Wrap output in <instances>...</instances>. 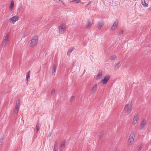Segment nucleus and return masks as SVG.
<instances>
[{
  "label": "nucleus",
  "mask_w": 151,
  "mask_h": 151,
  "mask_svg": "<svg viewBox=\"0 0 151 151\" xmlns=\"http://www.w3.org/2000/svg\"><path fill=\"white\" fill-rule=\"evenodd\" d=\"M38 37L37 35L34 36L31 40L30 45L31 47H33L35 45L38 41Z\"/></svg>",
  "instance_id": "nucleus-1"
},
{
  "label": "nucleus",
  "mask_w": 151,
  "mask_h": 151,
  "mask_svg": "<svg viewBox=\"0 0 151 151\" xmlns=\"http://www.w3.org/2000/svg\"><path fill=\"white\" fill-rule=\"evenodd\" d=\"M132 109V105L131 102H129V103L126 104L124 108V109L126 110L128 114H129L131 111Z\"/></svg>",
  "instance_id": "nucleus-2"
},
{
  "label": "nucleus",
  "mask_w": 151,
  "mask_h": 151,
  "mask_svg": "<svg viewBox=\"0 0 151 151\" xmlns=\"http://www.w3.org/2000/svg\"><path fill=\"white\" fill-rule=\"evenodd\" d=\"M66 26L65 24H61L59 27V33L63 34L65 32Z\"/></svg>",
  "instance_id": "nucleus-3"
},
{
  "label": "nucleus",
  "mask_w": 151,
  "mask_h": 151,
  "mask_svg": "<svg viewBox=\"0 0 151 151\" xmlns=\"http://www.w3.org/2000/svg\"><path fill=\"white\" fill-rule=\"evenodd\" d=\"M9 35L10 33L9 32H8L7 33L6 36L4 38L2 42V46L3 47H5L6 46L7 43L9 40Z\"/></svg>",
  "instance_id": "nucleus-4"
},
{
  "label": "nucleus",
  "mask_w": 151,
  "mask_h": 151,
  "mask_svg": "<svg viewBox=\"0 0 151 151\" xmlns=\"http://www.w3.org/2000/svg\"><path fill=\"white\" fill-rule=\"evenodd\" d=\"M110 78V76L109 75L105 76L104 79L101 81V83L103 85L106 84L107 83Z\"/></svg>",
  "instance_id": "nucleus-5"
},
{
  "label": "nucleus",
  "mask_w": 151,
  "mask_h": 151,
  "mask_svg": "<svg viewBox=\"0 0 151 151\" xmlns=\"http://www.w3.org/2000/svg\"><path fill=\"white\" fill-rule=\"evenodd\" d=\"M134 132H132L129 137L128 142L130 143H132L134 141Z\"/></svg>",
  "instance_id": "nucleus-6"
},
{
  "label": "nucleus",
  "mask_w": 151,
  "mask_h": 151,
  "mask_svg": "<svg viewBox=\"0 0 151 151\" xmlns=\"http://www.w3.org/2000/svg\"><path fill=\"white\" fill-rule=\"evenodd\" d=\"M147 124L146 121L144 119L142 122L139 127V129L140 130H143L145 128V126Z\"/></svg>",
  "instance_id": "nucleus-7"
},
{
  "label": "nucleus",
  "mask_w": 151,
  "mask_h": 151,
  "mask_svg": "<svg viewBox=\"0 0 151 151\" xmlns=\"http://www.w3.org/2000/svg\"><path fill=\"white\" fill-rule=\"evenodd\" d=\"M118 23V21L116 20L114 22L113 25L111 27V29L112 30H114L117 27Z\"/></svg>",
  "instance_id": "nucleus-8"
},
{
  "label": "nucleus",
  "mask_w": 151,
  "mask_h": 151,
  "mask_svg": "<svg viewBox=\"0 0 151 151\" xmlns=\"http://www.w3.org/2000/svg\"><path fill=\"white\" fill-rule=\"evenodd\" d=\"M139 118V117L138 115L135 116L133 119L132 124H135L137 122Z\"/></svg>",
  "instance_id": "nucleus-9"
},
{
  "label": "nucleus",
  "mask_w": 151,
  "mask_h": 151,
  "mask_svg": "<svg viewBox=\"0 0 151 151\" xmlns=\"http://www.w3.org/2000/svg\"><path fill=\"white\" fill-rule=\"evenodd\" d=\"M93 22V20L92 19L88 20L86 24V28L87 29L89 28L91 26Z\"/></svg>",
  "instance_id": "nucleus-10"
},
{
  "label": "nucleus",
  "mask_w": 151,
  "mask_h": 151,
  "mask_svg": "<svg viewBox=\"0 0 151 151\" xmlns=\"http://www.w3.org/2000/svg\"><path fill=\"white\" fill-rule=\"evenodd\" d=\"M19 19V17L17 16H13L9 20V21L11 22L12 21V22H14L18 20Z\"/></svg>",
  "instance_id": "nucleus-11"
},
{
  "label": "nucleus",
  "mask_w": 151,
  "mask_h": 151,
  "mask_svg": "<svg viewBox=\"0 0 151 151\" xmlns=\"http://www.w3.org/2000/svg\"><path fill=\"white\" fill-rule=\"evenodd\" d=\"M58 142L56 141L55 142L53 148V151H58Z\"/></svg>",
  "instance_id": "nucleus-12"
},
{
  "label": "nucleus",
  "mask_w": 151,
  "mask_h": 151,
  "mask_svg": "<svg viewBox=\"0 0 151 151\" xmlns=\"http://www.w3.org/2000/svg\"><path fill=\"white\" fill-rule=\"evenodd\" d=\"M102 76V72L101 70H99L97 75L96 79L99 80L101 77Z\"/></svg>",
  "instance_id": "nucleus-13"
},
{
  "label": "nucleus",
  "mask_w": 151,
  "mask_h": 151,
  "mask_svg": "<svg viewBox=\"0 0 151 151\" xmlns=\"http://www.w3.org/2000/svg\"><path fill=\"white\" fill-rule=\"evenodd\" d=\"M104 25V23L102 21L99 22L98 23V25L97 26L98 29H100Z\"/></svg>",
  "instance_id": "nucleus-14"
},
{
  "label": "nucleus",
  "mask_w": 151,
  "mask_h": 151,
  "mask_svg": "<svg viewBox=\"0 0 151 151\" xmlns=\"http://www.w3.org/2000/svg\"><path fill=\"white\" fill-rule=\"evenodd\" d=\"M97 84L95 83L91 90V93H92L97 90Z\"/></svg>",
  "instance_id": "nucleus-15"
},
{
  "label": "nucleus",
  "mask_w": 151,
  "mask_h": 151,
  "mask_svg": "<svg viewBox=\"0 0 151 151\" xmlns=\"http://www.w3.org/2000/svg\"><path fill=\"white\" fill-rule=\"evenodd\" d=\"M75 49L74 47H72L69 48L67 52V55L69 56L70 53L72 52L73 50Z\"/></svg>",
  "instance_id": "nucleus-16"
},
{
  "label": "nucleus",
  "mask_w": 151,
  "mask_h": 151,
  "mask_svg": "<svg viewBox=\"0 0 151 151\" xmlns=\"http://www.w3.org/2000/svg\"><path fill=\"white\" fill-rule=\"evenodd\" d=\"M57 66L55 65H54L53 67L52 74L55 75L56 70Z\"/></svg>",
  "instance_id": "nucleus-17"
},
{
  "label": "nucleus",
  "mask_w": 151,
  "mask_h": 151,
  "mask_svg": "<svg viewBox=\"0 0 151 151\" xmlns=\"http://www.w3.org/2000/svg\"><path fill=\"white\" fill-rule=\"evenodd\" d=\"M14 6V1L12 0L11 1V4L9 7V9L12 10L13 9Z\"/></svg>",
  "instance_id": "nucleus-18"
},
{
  "label": "nucleus",
  "mask_w": 151,
  "mask_h": 151,
  "mask_svg": "<svg viewBox=\"0 0 151 151\" xmlns=\"http://www.w3.org/2000/svg\"><path fill=\"white\" fill-rule=\"evenodd\" d=\"M19 109L15 108L14 112V116H17L18 114Z\"/></svg>",
  "instance_id": "nucleus-19"
},
{
  "label": "nucleus",
  "mask_w": 151,
  "mask_h": 151,
  "mask_svg": "<svg viewBox=\"0 0 151 151\" xmlns=\"http://www.w3.org/2000/svg\"><path fill=\"white\" fill-rule=\"evenodd\" d=\"M80 0H73L70 1V3H73L74 4H77L81 2Z\"/></svg>",
  "instance_id": "nucleus-20"
},
{
  "label": "nucleus",
  "mask_w": 151,
  "mask_h": 151,
  "mask_svg": "<svg viewBox=\"0 0 151 151\" xmlns=\"http://www.w3.org/2000/svg\"><path fill=\"white\" fill-rule=\"evenodd\" d=\"M30 71H29L26 74V80L27 82H28V79L30 77Z\"/></svg>",
  "instance_id": "nucleus-21"
},
{
  "label": "nucleus",
  "mask_w": 151,
  "mask_h": 151,
  "mask_svg": "<svg viewBox=\"0 0 151 151\" xmlns=\"http://www.w3.org/2000/svg\"><path fill=\"white\" fill-rule=\"evenodd\" d=\"M121 64L120 62H118L117 64H116L115 66V68L116 70L118 69L119 67L120 66Z\"/></svg>",
  "instance_id": "nucleus-22"
},
{
  "label": "nucleus",
  "mask_w": 151,
  "mask_h": 151,
  "mask_svg": "<svg viewBox=\"0 0 151 151\" xmlns=\"http://www.w3.org/2000/svg\"><path fill=\"white\" fill-rule=\"evenodd\" d=\"M142 4L143 5V6L145 7H147L148 6V4L147 3H146L145 1H142Z\"/></svg>",
  "instance_id": "nucleus-23"
},
{
  "label": "nucleus",
  "mask_w": 151,
  "mask_h": 151,
  "mask_svg": "<svg viewBox=\"0 0 151 151\" xmlns=\"http://www.w3.org/2000/svg\"><path fill=\"white\" fill-rule=\"evenodd\" d=\"M20 104V101H17L16 103V104L15 106V108H18V109L19 108V105Z\"/></svg>",
  "instance_id": "nucleus-24"
},
{
  "label": "nucleus",
  "mask_w": 151,
  "mask_h": 151,
  "mask_svg": "<svg viewBox=\"0 0 151 151\" xmlns=\"http://www.w3.org/2000/svg\"><path fill=\"white\" fill-rule=\"evenodd\" d=\"M22 6L21 4H19L18 6V11H19L20 12L21 9H22Z\"/></svg>",
  "instance_id": "nucleus-25"
},
{
  "label": "nucleus",
  "mask_w": 151,
  "mask_h": 151,
  "mask_svg": "<svg viewBox=\"0 0 151 151\" xmlns=\"http://www.w3.org/2000/svg\"><path fill=\"white\" fill-rule=\"evenodd\" d=\"M39 123H38L36 125V130L37 131V132L39 131L40 129V127H39Z\"/></svg>",
  "instance_id": "nucleus-26"
},
{
  "label": "nucleus",
  "mask_w": 151,
  "mask_h": 151,
  "mask_svg": "<svg viewBox=\"0 0 151 151\" xmlns=\"http://www.w3.org/2000/svg\"><path fill=\"white\" fill-rule=\"evenodd\" d=\"M65 142H64L60 145V148H64L65 147Z\"/></svg>",
  "instance_id": "nucleus-27"
},
{
  "label": "nucleus",
  "mask_w": 151,
  "mask_h": 151,
  "mask_svg": "<svg viewBox=\"0 0 151 151\" xmlns=\"http://www.w3.org/2000/svg\"><path fill=\"white\" fill-rule=\"evenodd\" d=\"M104 135V133L103 132H101L100 133V134L99 136V139H101V138Z\"/></svg>",
  "instance_id": "nucleus-28"
},
{
  "label": "nucleus",
  "mask_w": 151,
  "mask_h": 151,
  "mask_svg": "<svg viewBox=\"0 0 151 151\" xmlns=\"http://www.w3.org/2000/svg\"><path fill=\"white\" fill-rule=\"evenodd\" d=\"M116 58V56L115 55H114L113 56H111L110 57V59L111 60H113L114 59Z\"/></svg>",
  "instance_id": "nucleus-29"
},
{
  "label": "nucleus",
  "mask_w": 151,
  "mask_h": 151,
  "mask_svg": "<svg viewBox=\"0 0 151 151\" xmlns=\"http://www.w3.org/2000/svg\"><path fill=\"white\" fill-rule=\"evenodd\" d=\"M55 89H53L52 90L51 92V94L52 95H53L55 93Z\"/></svg>",
  "instance_id": "nucleus-30"
},
{
  "label": "nucleus",
  "mask_w": 151,
  "mask_h": 151,
  "mask_svg": "<svg viewBox=\"0 0 151 151\" xmlns=\"http://www.w3.org/2000/svg\"><path fill=\"white\" fill-rule=\"evenodd\" d=\"M142 147H143V145H140V147H139V148L138 149V151H140L141 150V149L142 148Z\"/></svg>",
  "instance_id": "nucleus-31"
},
{
  "label": "nucleus",
  "mask_w": 151,
  "mask_h": 151,
  "mask_svg": "<svg viewBox=\"0 0 151 151\" xmlns=\"http://www.w3.org/2000/svg\"><path fill=\"white\" fill-rule=\"evenodd\" d=\"M74 96H72L70 98V101H72L73 99H74Z\"/></svg>",
  "instance_id": "nucleus-32"
},
{
  "label": "nucleus",
  "mask_w": 151,
  "mask_h": 151,
  "mask_svg": "<svg viewBox=\"0 0 151 151\" xmlns=\"http://www.w3.org/2000/svg\"><path fill=\"white\" fill-rule=\"evenodd\" d=\"M123 31L121 30L119 32V33L121 35V34H123Z\"/></svg>",
  "instance_id": "nucleus-33"
},
{
  "label": "nucleus",
  "mask_w": 151,
  "mask_h": 151,
  "mask_svg": "<svg viewBox=\"0 0 151 151\" xmlns=\"http://www.w3.org/2000/svg\"><path fill=\"white\" fill-rule=\"evenodd\" d=\"M57 1H59L61 3H62L63 5H65L62 2V1L61 0H57Z\"/></svg>",
  "instance_id": "nucleus-34"
},
{
  "label": "nucleus",
  "mask_w": 151,
  "mask_h": 151,
  "mask_svg": "<svg viewBox=\"0 0 151 151\" xmlns=\"http://www.w3.org/2000/svg\"><path fill=\"white\" fill-rule=\"evenodd\" d=\"M148 10L151 11V7H150V8H149L148 9Z\"/></svg>",
  "instance_id": "nucleus-35"
},
{
  "label": "nucleus",
  "mask_w": 151,
  "mask_h": 151,
  "mask_svg": "<svg viewBox=\"0 0 151 151\" xmlns=\"http://www.w3.org/2000/svg\"><path fill=\"white\" fill-rule=\"evenodd\" d=\"M51 135H49V136H50Z\"/></svg>",
  "instance_id": "nucleus-36"
},
{
  "label": "nucleus",
  "mask_w": 151,
  "mask_h": 151,
  "mask_svg": "<svg viewBox=\"0 0 151 151\" xmlns=\"http://www.w3.org/2000/svg\"><path fill=\"white\" fill-rule=\"evenodd\" d=\"M149 151H151V150H149Z\"/></svg>",
  "instance_id": "nucleus-37"
}]
</instances>
